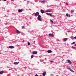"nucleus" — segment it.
<instances>
[{
    "mask_svg": "<svg viewBox=\"0 0 76 76\" xmlns=\"http://www.w3.org/2000/svg\"><path fill=\"white\" fill-rule=\"evenodd\" d=\"M66 61L67 62H65V63H69V64H71V63H72V62L70 61V60H67Z\"/></svg>",
    "mask_w": 76,
    "mask_h": 76,
    "instance_id": "1",
    "label": "nucleus"
},
{
    "mask_svg": "<svg viewBox=\"0 0 76 76\" xmlns=\"http://www.w3.org/2000/svg\"><path fill=\"white\" fill-rule=\"evenodd\" d=\"M49 37H54V35L51 34H49Z\"/></svg>",
    "mask_w": 76,
    "mask_h": 76,
    "instance_id": "2",
    "label": "nucleus"
},
{
    "mask_svg": "<svg viewBox=\"0 0 76 76\" xmlns=\"http://www.w3.org/2000/svg\"><path fill=\"white\" fill-rule=\"evenodd\" d=\"M39 12H37L35 14L36 16H38V15H39Z\"/></svg>",
    "mask_w": 76,
    "mask_h": 76,
    "instance_id": "3",
    "label": "nucleus"
},
{
    "mask_svg": "<svg viewBox=\"0 0 76 76\" xmlns=\"http://www.w3.org/2000/svg\"><path fill=\"white\" fill-rule=\"evenodd\" d=\"M23 11V10L22 9H18V12H22Z\"/></svg>",
    "mask_w": 76,
    "mask_h": 76,
    "instance_id": "4",
    "label": "nucleus"
},
{
    "mask_svg": "<svg viewBox=\"0 0 76 76\" xmlns=\"http://www.w3.org/2000/svg\"><path fill=\"white\" fill-rule=\"evenodd\" d=\"M46 14L47 15H48V16H53V15L51 14H49L47 13Z\"/></svg>",
    "mask_w": 76,
    "mask_h": 76,
    "instance_id": "5",
    "label": "nucleus"
},
{
    "mask_svg": "<svg viewBox=\"0 0 76 76\" xmlns=\"http://www.w3.org/2000/svg\"><path fill=\"white\" fill-rule=\"evenodd\" d=\"M37 53H38V52L37 51H35L33 52V54H36Z\"/></svg>",
    "mask_w": 76,
    "mask_h": 76,
    "instance_id": "6",
    "label": "nucleus"
},
{
    "mask_svg": "<svg viewBox=\"0 0 76 76\" xmlns=\"http://www.w3.org/2000/svg\"><path fill=\"white\" fill-rule=\"evenodd\" d=\"M9 48H10L11 49H12V48H14L15 47L14 46H9Z\"/></svg>",
    "mask_w": 76,
    "mask_h": 76,
    "instance_id": "7",
    "label": "nucleus"
},
{
    "mask_svg": "<svg viewBox=\"0 0 76 76\" xmlns=\"http://www.w3.org/2000/svg\"><path fill=\"white\" fill-rule=\"evenodd\" d=\"M48 53H52V52L51 50H48Z\"/></svg>",
    "mask_w": 76,
    "mask_h": 76,
    "instance_id": "8",
    "label": "nucleus"
},
{
    "mask_svg": "<svg viewBox=\"0 0 76 76\" xmlns=\"http://www.w3.org/2000/svg\"><path fill=\"white\" fill-rule=\"evenodd\" d=\"M20 32L19 30H17L16 31V34H20Z\"/></svg>",
    "mask_w": 76,
    "mask_h": 76,
    "instance_id": "9",
    "label": "nucleus"
},
{
    "mask_svg": "<svg viewBox=\"0 0 76 76\" xmlns=\"http://www.w3.org/2000/svg\"><path fill=\"white\" fill-rule=\"evenodd\" d=\"M45 75H46V72H45L43 73V76H45Z\"/></svg>",
    "mask_w": 76,
    "mask_h": 76,
    "instance_id": "10",
    "label": "nucleus"
},
{
    "mask_svg": "<svg viewBox=\"0 0 76 76\" xmlns=\"http://www.w3.org/2000/svg\"><path fill=\"white\" fill-rule=\"evenodd\" d=\"M40 12L42 14L44 13V10H40Z\"/></svg>",
    "mask_w": 76,
    "mask_h": 76,
    "instance_id": "11",
    "label": "nucleus"
},
{
    "mask_svg": "<svg viewBox=\"0 0 76 76\" xmlns=\"http://www.w3.org/2000/svg\"><path fill=\"white\" fill-rule=\"evenodd\" d=\"M66 16H67V17H69V18H70V15H68V14H66Z\"/></svg>",
    "mask_w": 76,
    "mask_h": 76,
    "instance_id": "12",
    "label": "nucleus"
},
{
    "mask_svg": "<svg viewBox=\"0 0 76 76\" xmlns=\"http://www.w3.org/2000/svg\"><path fill=\"white\" fill-rule=\"evenodd\" d=\"M37 19H38V20H39V21H40V22H42V20L41 19V18H37Z\"/></svg>",
    "mask_w": 76,
    "mask_h": 76,
    "instance_id": "13",
    "label": "nucleus"
},
{
    "mask_svg": "<svg viewBox=\"0 0 76 76\" xmlns=\"http://www.w3.org/2000/svg\"><path fill=\"white\" fill-rule=\"evenodd\" d=\"M18 63H19V62L18 63V62H14V64L15 65H16L17 64H18Z\"/></svg>",
    "mask_w": 76,
    "mask_h": 76,
    "instance_id": "14",
    "label": "nucleus"
},
{
    "mask_svg": "<svg viewBox=\"0 0 76 76\" xmlns=\"http://www.w3.org/2000/svg\"><path fill=\"white\" fill-rule=\"evenodd\" d=\"M50 20L51 23H54V22H53V20H52L50 19Z\"/></svg>",
    "mask_w": 76,
    "mask_h": 76,
    "instance_id": "15",
    "label": "nucleus"
},
{
    "mask_svg": "<svg viewBox=\"0 0 76 76\" xmlns=\"http://www.w3.org/2000/svg\"><path fill=\"white\" fill-rule=\"evenodd\" d=\"M67 40V38H64V42H66V41Z\"/></svg>",
    "mask_w": 76,
    "mask_h": 76,
    "instance_id": "16",
    "label": "nucleus"
},
{
    "mask_svg": "<svg viewBox=\"0 0 76 76\" xmlns=\"http://www.w3.org/2000/svg\"><path fill=\"white\" fill-rule=\"evenodd\" d=\"M3 71H1L0 72V74H3Z\"/></svg>",
    "mask_w": 76,
    "mask_h": 76,
    "instance_id": "17",
    "label": "nucleus"
},
{
    "mask_svg": "<svg viewBox=\"0 0 76 76\" xmlns=\"http://www.w3.org/2000/svg\"><path fill=\"white\" fill-rule=\"evenodd\" d=\"M41 18V16L38 15V18Z\"/></svg>",
    "mask_w": 76,
    "mask_h": 76,
    "instance_id": "18",
    "label": "nucleus"
},
{
    "mask_svg": "<svg viewBox=\"0 0 76 76\" xmlns=\"http://www.w3.org/2000/svg\"><path fill=\"white\" fill-rule=\"evenodd\" d=\"M46 12H51V11H47Z\"/></svg>",
    "mask_w": 76,
    "mask_h": 76,
    "instance_id": "19",
    "label": "nucleus"
},
{
    "mask_svg": "<svg viewBox=\"0 0 76 76\" xmlns=\"http://www.w3.org/2000/svg\"><path fill=\"white\" fill-rule=\"evenodd\" d=\"M42 2L43 3H45V0H43L42 1Z\"/></svg>",
    "mask_w": 76,
    "mask_h": 76,
    "instance_id": "20",
    "label": "nucleus"
},
{
    "mask_svg": "<svg viewBox=\"0 0 76 76\" xmlns=\"http://www.w3.org/2000/svg\"><path fill=\"white\" fill-rule=\"evenodd\" d=\"M74 12V10H71V13H73Z\"/></svg>",
    "mask_w": 76,
    "mask_h": 76,
    "instance_id": "21",
    "label": "nucleus"
},
{
    "mask_svg": "<svg viewBox=\"0 0 76 76\" xmlns=\"http://www.w3.org/2000/svg\"><path fill=\"white\" fill-rule=\"evenodd\" d=\"M67 69H69V70H71V68L70 67H69Z\"/></svg>",
    "mask_w": 76,
    "mask_h": 76,
    "instance_id": "22",
    "label": "nucleus"
},
{
    "mask_svg": "<svg viewBox=\"0 0 76 76\" xmlns=\"http://www.w3.org/2000/svg\"><path fill=\"white\" fill-rule=\"evenodd\" d=\"M70 71L72 72H73V73L74 72V71H73V70H72V69H70Z\"/></svg>",
    "mask_w": 76,
    "mask_h": 76,
    "instance_id": "23",
    "label": "nucleus"
},
{
    "mask_svg": "<svg viewBox=\"0 0 76 76\" xmlns=\"http://www.w3.org/2000/svg\"><path fill=\"white\" fill-rule=\"evenodd\" d=\"M75 44V42H74L71 43V45H72L73 44Z\"/></svg>",
    "mask_w": 76,
    "mask_h": 76,
    "instance_id": "24",
    "label": "nucleus"
},
{
    "mask_svg": "<svg viewBox=\"0 0 76 76\" xmlns=\"http://www.w3.org/2000/svg\"><path fill=\"white\" fill-rule=\"evenodd\" d=\"M72 48H73V49H75V48L73 46H72Z\"/></svg>",
    "mask_w": 76,
    "mask_h": 76,
    "instance_id": "25",
    "label": "nucleus"
},
{
    "mask_svg": "<svg viewBox=\"0 0 76 76\" xmlns=\"http://www.w3.org/2000/svg\"><path fill=\"white\" fill-rule=\"evenodd\" d=\"M30 44H31V43H29V42H28V45H30Z\"/></svg>",
    "mask_w": 76,
    "mask_h": 76,
    "instance_id": "26",
    "label": "nucleus"
},
{
    "mask_svg": "<svg viewBox=\"0 0 76 76\" xmlns=\"http://www.w3.org/2000/svg\"><path fill=\"white\" fill-rule=\"evenodd\" d=\"M31 58H34V56H33V55H31Z\"/></svg>",
    "mask_w": 76,
    "mask_h": 76,
    "instance_id": "27",
    "label": "nucleus"
},
{
    "mask_svg": "<svg viewBox=\"0 0 76 76\" xmlns=\"http://www.w3.org/2000/svg\"><path fill=\"white\" fill-rule=\"evenodd\" d=\"M71 38H72L73 39L74 38H73V36H71Z\"/></svg>",
    "mask_w": 76,
    "mask_h": 76,
    "instance_id": "28",
    "label": "nucleus"
},
{
    "mask_svg": "<svg viewBox=\"0 0 76 76\" xmlns=\"http://www.w3.org/2000/svg\"><path fill=\"white\" fill-rule=\"evenodd\" d=\"M29 2V1H27V4H28Z\"/></svg>",
    "mask_w": 76,
    "mask_h": 76,
    "instance_id": "29",
    "label": "nucleus"
},
{
    "mask_svg": "<svg viewBox=\"0 0 76 76\" xmlns=\"http://www.w3.org/2000/svg\"><path fill=\"white\" fill-rule=\"evenodd\" d=\"M25 28V27H24V26H22V28L23 29V28Z\"/></svg>",
    "mask_w": 76,
    "mask_h": 76,
    "instance_id": "30",
    "label": "nucleus"
},
{
    "mask_svg": "<svg viewBox=\"0 0 76 76\" xmlns=\"http://www.w3.org/2000/svg\"><path fill=\"white\" fill-rule=\"evenodd\" d=\"M35 76H41V75L38 76V75H37V74H36L35 75Z\"/></svg>",
    "mask_w": 76,
    "mask_h": 76,
    "instance_id": "31",
    "label": "nucleus"
},
{
    "mask_svg": "<svg viewBox=\"0 0 76 76\" xmlns=\"http://www.w3.org/2000/svg\"><path fill=\"white\" fill-rule=\"evenodd\" d=\"M50 62H51V63H53V61H50Z\"/></svg>",
    "mask_w": 76,
    "mask_h": 76,
    "instance_id": "32",
    "label": "nucleus"
},
{
    "mask_svg": "<svg viewBox=\"0 0 76 76\" xmlns=\"http://www.w3.org/2000/svg\"><path fill=\"white\" fill-rule=\"evenodd\" d=\"M74 39H76V36L75 37H74Z\"/></svg>",
    "mask_w": 76,
    "mask_h": 76,
    "instance_id": "33",
    "label": "nucleus"
},
{
    "mask_svg": "<svg viewBox=\"0 0 76 76\" xmlns=\"http://www.w3.org/2000/svg\"><path fill=\"white\" fill-rule=\"evenodd\" d=\"M66 5H68V4L67 3H66Z\"/></svg>",
    "mask_w": 76,
    "mask_h": 76,
    "instance_id": "34",
    "label": "nucleus"
},
{
    "mask_svg": "<svg viewBox=\"0 0 76 76\" xmlns=\"http://www.w3.org/2000/svg\"><path fill=\"white\" fill-rule=\"evenodd\" d=\"M23 42H25V40H23Z\"/></svg>",
    "mask_w": 76,
    "mask_h": 76,
    "instance_id": "35",
    "label": "nucleus"
},
{
    "mask_svg": "<svg viewBox=\"0 0 76 76\" xmlns=\"http://www.w3.org/2000/svg\"><path fill=\"white\" fill-rule=\"evenodd\" d=\"M75 46H76V44L75 45Z\"/></svg>",
    "mask_w": 76,
    "mask_h": 76,
    "instance_id": "36",
    "label": "nucleus"
},
{
    "mask_svg": "<svg viewBox=\"0 0 76 76\" xmlns=\"http://www.w3.org/2000/svg\"><path fill=\"white\" fill-rule=\"evenodd\" d=\"M0 54H1V53H0Z\"/></svg>",
    "mask_w": 76,
    "mask_h": 76,
    "instance_id": "37",
    "label": "nucleus"
}]
</instances>
